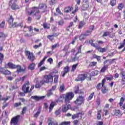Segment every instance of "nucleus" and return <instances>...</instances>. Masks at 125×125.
Returning <instances> with one entry per match:
<instances>
[{"label":"nucleus","mask_w":125,"mask_h":125,"mask_svg":"<svg viewBox=\"0 0 125 125\" xmlns=\"http://www.w3.org/2000/svg\"><path fill=\"white\" fill-rule=\"evenodd\" d=\"M47 6L44 3L39 4V7L34 6L31 8L29 11H26L27 15L29 16H33L35 17V19L37 20H40L41 17H42V14H41V11L40 9L43 10L42 12H45V9H46Z\"/></svg>","instance_id":"1"},{"label":"nucleus","mask_w":125,"mask_h":125,"mask_svg":"<svg viewBox=\"0 0 125 125\" xmlns=\"http://www.w3.org/2000/svg\"><path fill=\"white\" fill-rule=\"evenodd\" d=\"M75 94L72 92H69L65 94H62L61 96V98H64V102L65 104H70V100L74 98Z\"/></svg>","instance_id":"2"},{"label":"nucleus","mask_w":125,"mask_h":125,"mask_svg":"<svg viewBox=\"0 0 125 125\" xmlns=\"http://www.w3.org/2000/svg\"><path fill=\"white\" fill-rule=\"evenodd\" d=\"M104 66L100 70L101 73H104L108 69L109 65L112 64V62H110V60H107L104 62Z\"/></svg>","instance_id":"3"},{"label":"nucleus","mask_w":125,"mask_h":125,"mask_svg":"<svg viewBox=\"0 0 125 125\" xmlns=\"http://www.w3.org/2000/svg\"><path fill=\"white\" fill-rule=\"evenodd\" d=\"M84 102V97L83 96H79L77 97L76 100L74 101L75 104L77 106H81Z\"/></svg>","instance_id":"4"},{"label":"nucleus","mask_w":125,"mask_h":125,"mask_svg":"<svg viewBox=\"0 0 125 125\" xmlns=\"http://www.w3.org/2000/svg\"><path fill=\"white\" fill-rule=\"evenodd\" d=\"M54 72L50 73L48 75H45L44 77L43 81L44 83H48L49 82H53V76H54Z\"/></svg>","instance_id":"5"},{"label":"nucleus","mask_w":125,"mask_h":125,"mask_svg":"<svg viewBox=\"0 0 125 125\" xmlns=\"http://www.w3.org/2000/svg\"><path fill=\"white\" fill-rule=\"evenodd\" d=\"M25 55L27 59H29V60H30L31 62H34L35 59H36V57H35V55H34V53L29 51H25Z\"/></svg>","instance_id":"6"},{"label":"nucleus","mask_w":125,"mask_h":125,"mask_svg":"<svg viewBox=\"0 0 125 125\" xmlns=\"http://www.w3.org/2000/svg\"><path fill=\"white\" fill-rule=\"evenodd\" d=\"M30 82L26 81L25 83L22 86V90L24 93H28L29 92V89H30Z\"/></svg>","instance_id":"7"},{"label":"nucleus","mask_w":125,"mask_h":125,"mask_svg":"<svg viewBox=\"0 0 125 125\" xmlns=\"http://www.w3.org/2000/svg\"><path fill=\"white\" fill-rule=\"evenodd\" d=\"M105 83H106V79L104 78L102 80V87L101 89V91L103 94H105L109 91V89L104 85Z\"/></svg>","instance_id":"8"},{"label":"nucleus","mask_w":125,"mask_h":125,"mask_svg":"<svg viewBox=\"0 0 125 125\" xmlns=\"http://www.w3.org/2000/svg\"><path fill=\"white\" fill-rule=\"evenodd\" d=\"M87 75L85 74H81L78 75L77 78L75 79L76 82H83L86 79Z\"/></svg>","instance_id":"9"},{"label":"nucleus","mask_w":125,"mask_h":125,"mask_svg":"<svg viewBox=\"0 0 125 125\" xmlns=\"http://www.w3.org/2000/svg\"><path fill=\"white\" fill-rule=\"evenodd\" d=\"M20 119V116L18 115L12 118L11 120V125H18V122H19V119Z\"/></svg>","instance_id":"10"},{"label":"nucleus","mask_w":125,"mask_h":125,"mask_svg":"<svg viewBox=\"0 0 125 125\" xmlns=\"http://www.w3.org/2000/svg\"><path fill=\"white\" fill-rule=\"evenodd\" d=\"M52 31H53V32L54 33L53 34V35H48L47 37V39L50 40V41H51V42H52V41H53V40H54V38H53V37H56V36H58L59 35V34L55 33V31H56V27H54L53 28V29H52Z\"/></svg>","instance_id":"11"},{"label":"nucleus","mask_w":125,"mask_h":125,"mask_svg":"<svg viewBox=\"0 0 125 125\" xmlns=\"http://www.w3.org/2000/svg\"><path fill=\"white\" fill-rule=\"evenodd\" d=\"M16 69H17V73L19 74V73H21V72H25L27 68L26 66H24V68L21 67L20 65H17L16 67Z\"/></svg>","instance_id":"12"},{"label":"nucleus","mask_w":125,"mask_h":125,"mask_svg":"<svg viewBox=\"0 0 125 125\" xmlns=\"http://www.w3.org/2000/svg\"><path fill=\"white\" fill-rule=\"evenodd\" d=\"M91 45H92V46H93L94 47H95L96 49H97V50H98V51H99V52H101L102 53V48L101 47H100V46H99V45H98V44L97 43H93V40H91Z\"/></svg>","instance_id":"13"},{"label":"nucleus","mask_w":125,"mask_h":125,"mask_svg":"<svg viewBox=\"0 0 125 125\" xmlns=\"http://www.w3.org/2000/svg\"><path fill=\"white\" fill-rule=\"evenodd\" d=\"M23 26V22H21L19 24H18L17 22H14L9 25L10 28H15L16 27H21V28H22Z\"/></svg>","instance_id":"14"},{"label":"nucleus","mask_w":125,"mask_h":125,"mask_svg":"<svg viewBox=\"0 0 125 125\" xmlns=\"http://www.w3.org/2000/svg\"><path fill=\"white\" fill-rule=\"evenodd\" d=\"M69 71H70V66H66L64 67L63 68V71L62 72V76L65 77V75H66V74H68V73H69Z\"/></svg>","instance_id":"15"},{"label":"nucleus","mask_w":125,"mask_h":125,"mask_svg":"<svg viewBox=\"0 0 125 125\" xmlns=\"http://www.w3.org/2000/svg\"><path fill=\"white\" fill-rule=\"evenodd\" d=\"M71 108V105L69 104H67L65 105H63L62 107V112H67L69 109Z\"/></svg>","instance_id":"16"},{"label":"nucleus","mask_w":125,"mask_h":125,"mask_svg":"<svg viewBox=\"0 0 125 125\" xmlns=\"http://www.w3.org/2000/svg\"><path fill=\"white\" fill-rule=\"evenodd\" d=\"M84 3L82 7V10H86L88 7H89V4L88 2V0H86L84 1Z\"/></svg>","instance_id":"17"},{"label":"nucleus","mask_w":125,"mask_h":125,"mask_svg":"<svg viewBox=\"0 0 125 125\" xmlns=\"http://www.w3.org/2000/svg\"><path fill=\"white\" fill-rule=\"evenodd\" d=\"M45 96H32L31 98L32 99H34V100H35L36 101H40V100H42V99H44Z\"/></svg>","instance_id":"18"},{"label":"nucleus","mask_w":125,"mask_h":125,"mask_svg":"<svg viewBox=\"0 0 125 125\" xmlns=\"http://www.w3.org/2000/svg\"><path fill=\"white\" fill-rule=\"evenodd\" d=\"M77 54L75 55L72 54L71 55L70 60L69 61V62H75V61H77L78 60V58H77Z\"/></svg>","instance_id":"19"},{"label":"nucleus","mask_w":125,"mask_h":125,"mask_svg":"<svg viewBox=\"0 0 125 125\" xmlns=\"http://www.w3.org/2000/svg\"><path fill=\"white\" fill-rule=\"evenodd\" d=\"M114 115H116L119 118H120V117H122L123 114H122V112L119 109H115L114 112Z\"/></svg>","instance_id":"20"},{"label":"nucleus","mask_w":125,"mask_h":125,"mask_svg":"<svg viewBox=\"0 0 125 125\" xmlns=\"http://www.w3.org/2000/svg\"><path fill=\"white\" fill-rule=\"evenodd\" d=\"M11 9L13 10H16V9H19V6L15 3H13L12 5H11Z\"/></svg>","instance_id":"21"},{"label":"nucleus","mask_w":125,"mask_h":125,"mask_svg":"<svg viewBox=\"0 0 125 125\" xmlns=\"http://www.w3.org/2000/svg\"><path fill=\"white\" fill-rule=\"evenodd\" d=\"M7 66L10 69H16L17 65L13 64L12 62H8Z\"/></svg>","instance_id":"22"},{"label":"nucleus","mask_w":125,"mask_h":125,"mask_svg":"<svg viewBox=\"0 0 125 125\" xmlns=\"http://www.w3.org/2000/svg\"><path fill=\"white\" fill-rule=\"evenodd\" d=\"M73 8L72 7H66L65 9H64V12L65 13H69L70 12H71L72 11V10H73Z\"/></svg>","instance_id":"23"},{"label":"nucleus","mask_w":125,"mask_h":125,"mask_svg":"<svg viewBox=\"0 0 125 125\" xmlns=\"http://www.w3.org/2000/svg\"><path fill=\"white\" fill-rule=\"evenodd\" d=\"M35 67L36 63L32 62L29 65V66H28V68L30 69V70H31V71H33V70H35Z\"/></svg>","instance_id":"24"},{"label":"nucleus","mask_w":125,"mask_h":125,"mask_svg":"<svg viewBox=\"0 0 125 125\" xmlns=\"http://www.w3.org/2000/svg\"><path fill=\"white\" fill-rule=\"evenodd\" d=\"M93 58L94 59H97L98 62H101V57L97 56L96 54L93 55Z\"/></svg>","instance_id":"25"},{"label":"nucleus","mask_w":125,"mask_h":125,"mask_svg":"<svg viewBox=\"0 0 125 125\" xmlns=\"http://www.w3.org/2000/svg\"><path fill=\"white\" fill-rule=\"evenodd\" d=\"M55 102H52L50 104V106L49 107V112H51V111H52L53 108L54 107V106H55Z\"/></svg>","instance_id":"26"},{"label":"nucleus","mask_w":125,"mask_h":125,"mask_svg":"<svg viewBox=\"0 0 125 125\" xmlns=\"http://www.w3.org/2000/svg\"><path fill=\"white\" fill-rule=\"evenodd\" d=\"M124 7H125V4H124L123 3H120L117 6V8L119 9V10H122Z\"/></svg>","instance_id":"27"},{"label":"nucleus","mask_w":125,"mask_h":125,"mask_svg":"<svg viewBox=\"0 0 125 125\" xmlns=\"http://www.w3.org/2000/svg\"><path fill=\"white\" fill-rule=\"evenodd\" d=\"M42 26L44 29H49L50 28V24L46 22L43 23Z\"/></svg>","instance_id":"28"},{"label":"nucleus","mask_w":125,"mask_h":125,"mask_svg":"<svg viewBox=\"0 0 125 125\" xmlns=\"http://www.w3.org/2000/svg\"><path fill=\"white\" fill-rule=\"evenodd\" d=\"M61 112V108H59L55 112V114L57 117H60L61 114L60 113Z\"/></svg>","instance_id":"29"},{"label":"nucleus","mask_w":125,"mask_h":125,"mask_svg":"<svg viewBox=\"0 0 125 125\" xmlns=\"http://www.w3.org/2000/svg\"><path fill=\"white\" fill-rule=\"evenodd\" d=\"M85 35L84 34H81L79 36V40L80 41H84L85 40Z\"/></svg>","instance_id":"30"},{"label":"nucleus","mask_w":125,"mask_h":125,"mask_svg":"<svg viewBox=\"0 0 125 125\" xmlns=\"http://www.w3.org/2000/svg\"><path fill=\"white\" fill-rule=\"evenodd\" d=\"M14 20V19H13V17H12V16H10V18L8 20V22L9 23V25H11V24H12V23H13Z\"/></svg>","instance_id":"31"},{"label":"nucleus","mask_w":125,"mask_h":125,"mask_svg":"<svg viewBox=\"0 0 125 125\" xmlns=\"http://www.w3.org/2000/svg\"><path fill=\"white\" fill-rule=\"evenodd\" d=\"M101 110H98L97 112V120H101Z\"/></svg>","instance_id":"32"},{"label":"nucleus","mask_w":125,"mask_h":125,"mask_svg":"<svg viewBox=\"0 0 125 125\" xmlns=\"http://www.w3.org/2000/svg\"><path fill=\"white\" fill-rule=\"evenodd\" d=\"M64 23L65 21H64V20L62 19L58 22V24L59 26H63Z\"/></svg>","instance_id":"33"},{"label":"nucleus","mask_w":125,"mask_h":125,"mask_svg":"<svg viewBox=\"0 0 125 125\" xmlns=\"http://www.w3.org/2000/svg\"><path fill=\"white\" fill-rule=\"evenodd\" d=\"M96 88H97V90H100V89H102V83H99L97 85Z\"/></svg>","instance_id":"34"},{"label":"nucleus","mask_w":125,"mask_h":125,"mask_svg":"<svg viewBox=\"0 0 125 125\" xmlns=\"http://www.w3.org/2000/svg\"><path fill=\"white\" fill-rule=\"evenodd\" d=\"M84 25H85V23L83 21H80L78 26L79 29H82Z\"/></svg>","instance_id":"35"},{"label":"nucleus","mask_w":125,"mask_h":125,"mask_svg":"<svg viewBox=\"0 0 125 125\" xmlns=\"http://www.w3.org/2000/svg\"><path fill=\"white\" fill-rule=\"evenodd\" d=\"M79 118H80V113H76L72 116V119H73V120H75V119H78Z\"/></svg>","instance_id":"36"},{"label":"nucleus","mask_w":125,"mask_h":125,"mask_svg":"<svg viewBox=\"0 0 125 125\" xmlns=\"http://www.w3.org/2000/svg\"><path fill=\"white\" fill-rule=\"evenodd\" d=\"M4 56L3 54L0 53V65H1L2 61H3Z\"/></svg>","instance_id":"37"},{"label":"nucleus","mask_w":125,"mask_h":125,"mask_svg":"<svg viewBox=\"0 0 125 125\" xmlns=\"http://www.w3.org/2000/svg\"><path fill=\"white\" fill-rule=\"evenodd\" d=\"M80 87L79 86H76L74 87V93L77 94V93H79L80 92L79 90Z\"/></svg>","instance_id":"38"},{"label":"nucleus","mask_w":125,"mask_h":125,"mask_svg":"<svg viewBox=\"0 0 125 125\" xmlns=\"http://www.w3.org/2000/svg\"><path fill=\"white\" fill-rule=\"evenodd\" d=\"M82 47H83V45H80V46L77 48V52L76 55L79 54V53H82Z\"/></svg>","instance_id":"39"},{"label":"nucleus","mask_w":125,"mask_h":125,"mask_svg":"<svg viewBox=\"0 0 125 125\" xmlns=\"http://www.w3.org/2000/svg\"><path fill=\"white\" fill-rule=\"evenodd\" d=\"M26 78H27V76L25 75V76H24L23 77H22V78H18L17 80L19 82H24V81L25 80V79H26Z\"/></svg>","instance_id":"40"},{"label":"nucleus","mask_w":125,"mask_h":125,"mask_svg":"<svg viewBox=\"0 0 125 125\" xmlns=\"http://www.w3.org/2000/svg\"><path fill=\"white\" fill-rule=\"evenodd\" d=\"M105 79L107 80V81H112L113 79H114V76L113 75L106 76Z\"/></svg>","instance_id":"41"},{"label":"nucleus","mask_w":125,"mask_h":125,"mask_svg":"<svg viewBox=\"0 0 125 125\" xmlns=\"http://www.w3.org/2000/svg\"><path fill=\"white\" fill-rule=\"evenodd\" d=\"M78 65H79V63H76V64H74L72 66V72H74L75 69H77V67H78Z\"/></svg>","instance_id":"42"},{"label":"nucleus","mask_w":125,"mask_h":125,"mask_svg":"<svg viewBox=\"0 0 125 125\" xmlns=\"http://www.w3.org/2000/svg\"><path fill=\"white\" fill-rule=\"evenodd\" d=\"M96 65H97V62H90L89 63V66L90 67H94V66H96Z\"/></svg>","instance_id":"43"},{"label":"nucleus","mask_w":125,"mask_h":125,"mask_svg":"<svg viewBox=\"0 0 125 125\" xmlns=\"http://www.w3.org/2000/svg\"><path fill=\"white\" fill-rule=\"evenodd\" d=\"M116 3H117V1L116 0H110V4L112 6H114V5H116Z\"/></svg>","instance_id":"44"},{"label":"nucleus","mask_w":125,"mask_h":125,"mask_svg":"<svg viewBox=\"0 0 125 125\" xmlns=\"http://www.w3.org/2000/svg\"><path fill=\"white\" fill-rule=\"evenodd\" d=\"M125 46V39L124 40V42L123 43H120V46L118 47L119 49H121V48H123Z\"/></svg>","instance_id":"45"},{"label":"nucleus","mask_w":125,"mask_h":125,"mask_svg":"<svg viewBox=\"0 0 125 125\" xmlns=\"http://www.w3.org/2000/svg\"><path fill=\"white\" fill-rule=\"evenodd\" d=\"M6 36L3 32H0V39H5Z\"/></svg>","instance_id":"46"},{"label":"nucleus","mask_w":125,"mask_h":125,"mask_svg":"<svg viewBox=\"0 0 125 125\" xmlns=\"http://www.w3.org/2000/svg\"><path fill=\"white\" fill-rule=\"evenodd\" d=\"M124 102H125V99L122 97L120 99V102L119 103V105L120 107H122Z\"/></svg>","instance_id":"47"},{"label":"nucleus","mask_w":125,"mask_h":125,"mask_svg":"<svg viewBox=\"0 0 125 125\" xmlns=\"http://www.w3.org/2000/svg\"><path fill=\"white\" fill-rule=\"evenodd\" d=\"M48 125H58V124L55 121H50L48 123Z\"/></svg>","instance_id":"48"},{"label":"nucleus","mask_w":125,"mask_h":125,"mask_svg":"<svg viewBox=\"0 0 125 125\" xmlns=\"http://www.w3.org/2000/svg\"><path fill=\"white\" fill-rule=\"evenodd\" d=\"M5 69L3 67H0V73H1V74H2L3 75L4 74V73L5 72Z\"/></svg>","instance_id":"49"},{"label":"nucleus","mask_w":125,"mask_h":125,"mask_svg":"<svg viewBox=\"0 0 125 125\" xmlns=\"http://www.w3.org/2000/svg\"><path fill=\"white\" fill-rule=\"evenodd\" d=\"M56 47H59V43H57L56 44H55L54 45H53L52 46V49L53 50V49H55Z\"/></svg>","instance_id":"50"},{"label":"nucleus","mask_w":125,"mask_h":125,"mask_svg":"<svg viewBox=\"0 0 125 125\" xmlns=\"http://www.w3.org/2000/svg\"><path fill=\"white\" fill-rule=\"evenodd\" d=\"M86 37H87L88 36H90L91 35V31L89 30H87L86 32L84 34Z\"/></svg>","instance_id":"51"},{"label":"nucleus","mask_w":125,"mask_h":125,"mask_svg":"<svg viewBox=\"0 0 125 125\" xmlns=\"http://www.w3.org/2000/svg\"><path fill=\"white\" fill-rule=\"evenodd\" d=\"M59 77V75H55V78L54 80V83H58V78Z\"/></svg>","instance_id":"52"},{"label":"nucleus","mask_w":125,"mask_h":125,"mask_svg":"<svg viewBox=\"0 0 125 125\" xmlns=\"http://www.w3.org/2000/svg\"><path fill=\"white\" fill-rule=\"evenodd\" d=\"M26 111H27V107H23L22 110L21 111V115H24L25 113H26Z\"/></svg>","instance_id":"53"},{"label":"nucleus","mask_w":125,"mask_h":125,"mask_svg":"<svg viewBox=\"0 0 125 125\" xmlns=\"http://www.w3.org/2000/svg\"><path fill=\"white\" fill-rule=\"evenodd\" d=\"M94 96V92H93L91 94H90L88 98V100H91V99L93 98Z\"/></svg>","instance_id":"54"},{"label":"nucleus","mask_w":125,"mask_h":125,"mask_svg":"<svg viewBox=\"0 0 125 125\" xmlns=\"http://www.w3.org/2000/svg\"><path fill=\"white\" fill-rule=\"evenodd\" d=\"M4 26H5V21H3L0 24V28H4Z\"/></svg>","instance_id":"55"},{"label":"nucleus","mask_w":125,"mask_h":125,"mask_svg":"<svg viewBox=\"0 0 125 125\" xmlns=\"http://www.w3.org/2000/svg\"><path fill=\"white\" fill-rule=\"evenodd\" d=\"M65 89V86L64 84L62 85L60 87V90L62 92V91H64V90Z\"/></svg>","instance_id":"56"},{"label":"nucleus","mask_w":125,"mask_h":125,"mask_svg":"<svg viewBox=\"0 0 125 125\" xmlns=\"http://www.w3.org/2000/svg\"><path fill=\"white\" fill-rule=\"evenodd\" d=\"M110 32L106 31L104 32V34L103 35V37H107V36H109Z\"/></svg>","instance_id":"57"},{"label":"nucleus","mask_w":125,"mask_h":125,"mask_svg":"<svg viewBox=\"0 0 125 125\" xmlns=\"http://www.w3.org/2000/svg\"><path fill=\"white\" fill-rule=\"evenodd\" d=\"M52 91L51 89L48 90L47 93V96H50V95H52L53 93L51 92Z\"/></svg>","instance_id":"58"},{"label":"nucleus","mask_w":125,"mask_h":125,"mask_svg":"<svg viewBox=\"0 0 125 125\" xmlns=\"http://www.w3.org/2000/svg\"><path fill=\"white\" fill-rule=\"evenodd\" d=\"M69 46V45H65L62 50L63 51H67Z\"/></svg>","instance_id":"59"},{"label":"nucleus","mask_w":125,"mask_h":125,"mask_svg":"<svg viewBox=\"0 0 125 125\" xmlns=\"http://www.w3.org/2000/svg\"><path fill=\"white\" fill-rule=\"evenodd\" d=\"M21 102L16 103L14 104V107H19V106H21Z\"/></svg>","instance_id":"60"},{"label":"nucleus","mask_w":125,"mask_h":125,"mask_svg":"<svg viewBox=\"0 0 125 125\" xmlns=\"http://www.w3.org/2000/svg\"><path fill=\"white\" fill-rule=\"evenodd\" d=\"M40 46H42V43H40L39 45H35L33 46L34 48L35 49H37V48H39Z\"/></svg>","instance_id":"61"},{"label":"nucleus","mask_w":125,"mask_h":125,"mask_svg":"<svg viewBox=\"0 0 125 125\" xmlns=\"http://www.w3.org/2000/svg\"><path fill=\"white\" fill-rule=\"evenodd\" d=\"M10 74H11V72H10V71H9V70H5V72L4 73V75H10Z\"/></svg>","instance_id":"62"},{"label":"nucleus","mask_w":125,"mask_h":125,"mask_svg":"<svg viewBox=\"0 0 125 125\" xmlns=\"http://www.w3.org/2000/svg\"><path fill=\"white\" fill-rule=\"evenodd\" d=\"M43 63H44V61L42 60L38 64V67H42V64H43Z\"/></svg>","instance_id":"63"},{"label":"nucleus","mask_w":125,"mask_h":125,"mask_svg":"<svg viewBox=\"0 0 125 125\" xmlns=\"http://www.w3.org/2000/svg\"><path fill=\"white\" fill-rule=\"evenodd\" d=\"M41 86H42L40 83H37V84L35 85V87L36 88H40V87H41Z\"/></svg>","instance_id":"64"}]
</instances>
